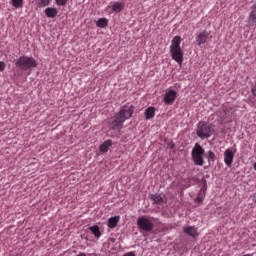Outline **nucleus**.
<instances>
[{
    "instance_id": "2",
    "label": "nucleus",
    "mask_w": 256,
    "mask_h": 256,
    "mask_svg": "<svg viewBox=\"0 0 256 256\" xmlns=\"http://www.w3.org/2000/svg\"><path fill=\"white\" fill-rule=\"evenodd\" d=\"M170 54L173 61L178 65H183V49H181V36H175L170 45Z\"/></svg>"
},
{
    "instance_id": "14",
    "label": "nucleus",
    "mask_w": 256,
    "mask_h": 256,
    "mask_svg": "<svg viewBox=\"0 0 256 256\" xmlns=\"http://www.w3.org/2000/svg\"><path fill=\"white\" fill-rule=\"evenodd\" d=\"M46 17H49L50 19H53L54 17H57V8L48 7L44 11Z\"/></svg>"
},
{
    "instance_id": "23",
    "label": "nucleus",
    "mask_w": 256,
    "mask_h": 256,
    "mask_svg": "<svg viewBox=\"0 0 256 256\" xmlns=\"http://www.w3.org/2000/svg\"><path fill=\"white\" fill-rule=\"evenodd\" d=\"M56 1V5H58L59 7H64V5H67L69 0H55Z\"/></svg>"
},
{
    "instance_id": "25",
    "label": "nucleus",
    "mask_w": 256,
    "mask_h": 256,
    "mask_svg": "<svg viewBox=\"0 0 256 256\" xmlns=\"http://www.w3.org/2000/svg\"><path fill=\"white\" fill-rule=\"evenodd\" d=\"M5 67H7V64H5L3 61H0V73L5 71Z\"/></svg>"
},
{
    "instance_id": "15",
    "label": "nucleus",
    "mask_w": 256,
    "mask_h": 256,
    "mask_svg": "<svg viewBox=\"0 0 256 256\" xmlns=\"http://www.w3.org/2000/svg\"><path fill=\"white\" fill-rule=\"evenodd\" d=\"M150 199L154 205H161L163 203V197L160 194H152L150 195Z\"/></svg>"
},
{
    "instance_id": "1",
    "label": "nucleus",
    "mask_w": 256,
    "mask_h": 256,
    "mask_svg": "<svg viewBox=\"0 0 256 256\" xmlns=\"http://www.w3.org/2000/svg\"><path fill=\"white\" fill-rule=\"evenodd\" d=\"M133 113H135V107L124 105L120 108V111L108 122V126L112 130L118 129L121 131L123 129V123L133 117Z\"/></svg>"
},
{
    "instance_id": "3",
    "label": "nucleus",
    "mask_w": 256,
    "mask_h": 256,
    "mask_svg": "<svg viewBox=\"0 0 256 256\" xmlns=\"http://www.w3.org/2000/svg\"><path fill=\"white\" fill-rule=\"evenodd\" d=\"M213 133H215V129L205 121H200L196 126V135L202 140L209 139Z\"/></svg>"
},
{
    "instance_id": "5",
    "label": "nucleus",
    "mask_w": 256,
    "mask_h": 256,
    "mask_svg": "<svg viewBox=\"0 0 256 256\" xmlns=\"http://www.w3.org/2000/svg\"><path fill=\"white\" fill-rule=\"evenodd\" d=\"M203 155H205V149H203L201 144L196 143L192 149V160L195 165L203 167V164L205 163Z\"/></svg>"
},
{
    "instance_id": "10",
    "label": "nucleus",
    "mask_w": 256,
    "mask_h": 256,
    "mask_svg": "<svg viewBox=\"0 0 256 256\" xmlns=\"http://www.w3.org/2000/svg\"><path fill=\"white\" fill-rule=\"evenodd\" d=\"M209 41V31L203 30L196 37L197 45H205Z\"/></svg>"
},
{
    "instance_id": "8",
    "label": "nucleus",
    "mask_w": 256,
    "mask_h": 256,
    "mask_svg": "<svg viewBox=\"0 0 256 256\" xmlns=\"http://www.w3.org/2000/svg\"><path fill=\"white\" fill-rule=\"evenodd\" d=\"M175 99H177V91L171 89L166 90L163 98L165 105H173L175 103Z\"/></svg>"
},
{
    "instance_id": "4",
    "label": "nucleus",
    "mask_w": 256,
    "mask_h": 256,
    "mask_svg": "<svg viewBox=\"0 0 256 256\" xmlns=\"http://www.w3.org/2000/svg\"><path fill=\"white\" fill-rule=\"evenodd\" d=\"M15 65L20 71H29V69H35L37 67V61L33 57L20 56L16 60Z\"/></svg>"
},
{
    "instance_id": "11",
    "label": "nucleus",
    "mask_w": 256,
    "mask_h": 256,
    "mask_svg": "<svg viewBox=\"0 0 256 256\" xmlns=\"http://www.w3.org/2000/svg\"><path fill=\"white\" fill-rule=\"evenodd\" d=\"M183 231L186 235H189V237H192L193 239H197V237H199V231L195 226H186L183 228Z\"/></svg>"
},
{
    "instance_id": "19",
    "label": "nucleus",
    "mask_w": 256,
    "mask_h": 256,
    "mask_svg": "<svg viewBox=\"0 0 256 256\" xmlns=\"http://www.w3.org/2000/svg\"><path fill=\"white\" fill-rule=\"evenodd\" d=\"M89 230L94 234V237H96V239H99L101 237V230L99 229L98 225L91 226Z\"/></svg>"
},
{
    "instance_id": "12",
    "label": "nucleus",
    "mask_w": 256,
    "mask_h": 256,
    "mask_svg": "<svg viewBox=\"0 0 256 256\" xmlns=\"http://www.w3.org/2000/svg\"><path fill=\"white\" fill-rule=\"evenodd\" d=\"M120 219H121V216L110 217L108 219V227H109V229H115V227H117V225H119Z\"/></svg>"
},
{
    "instance_id": "24",
    "label": "nucleus",
    "mask_w": 256,
    "mask_h": 256,
    "mask_svg": "<svg viewBox=\"0 0 256 256\" xmlns=\"http://www.w3.org/2000/svg\"><path fill=\"white\" fill-rule=\"evenodd\" d=\"M166 145H167L168 149H175V143L171 140H168L166 142Z\"/></svg>"
},
{
    "instance_id": "16",
    "label": "nucleus",
    "mask_w": 256,
    "mask_h": 256,
    "mask_svg": "<svg viewBox=\"0 0 256 256\" xmlns=\"http://www.w3.org/2000/svg\"><path fill=\"white\" fill-rule=\"evenodd\" d=\"M145 119L149 120V119H153V117H155V107H148L146 110H145Z\"/></svg>"
},
{
    "instance_id": "6",
    "label": "nucleus",
    "mask_w": 256,
    "mask_h": 256,
    "mask_svg": "<svg viewBox=\"0 0 256 256\" xmlns=\"http://www.w3.org/2000/svg\"><path fill=\"white\" fill-rule=\"evenodd\" d=\"M137 225L140 233H151L155 227L153 221H151L147 216L139 217L137 219Z\"/></svg>"
},
{
    "instance_id": "20",
    "label": "nucleus",
    "mask_w": 256,
    "mask_h": 256,
    "mask_svg": "<svg viewBox=\"0 0 256 256\" xmlns=\"http://www.w3.org/2000/svg\"><path fill=\"white\" fill-rule=\"evenodd\" d=\"M51 3V0H36V5L39 8L47 7Z\"/></svg>"
},
{
    "instance_id": "17",
    "label": "nucleus",
    "mask_w": 256,
    "mask_h": 256,
    "mask_svg": "<svg viewBox=\"0 0 256 256\" xmlns=\"http://www.w3.org/2000/svg\"><path fill=\"white\" fill-rule=\"evenodd\" d=\"M205 191H207V182L206 181L204 182V185H203V187L201 188V191L198 194V197H197V202L198 203H203V197H205Z\"/></svg>"
},
{
    "instance_id": "9",
    "label": "nucleus",
    "mask_w": 256,
    "mask_h": 256,
    "mask_svg": "<svg viewBox=\"0 0 256 256\" xmlns=\"http://www.w3.org/2000/svg\"><path fill=\"white\" fill-rule=\"evenodd\" d=\"M233 159H235V153L233 150L226 149L224 152V163L227 167H231L233 165Z\"/></svg>"
},
{
    "instance_id": "26",
    "label": "nucleus",
    "mask_w": 256,
    "mask_h": 256,
    "mask_svg": "<svg viewBox=\"0 0 256 256\" xmlns=\"http://www.w3.org/2000/svg\"><path fill=\"white\" fill-rule=\"evenodd\" d=\"M123 256H135V252L125 253Z\"/></svg>"
},
{
    "instance_id": "18",
    "label": "nucleus",
    "mask_w": 256,
    "mask_h": 256,
    "mask_svg": "<svg viewBox=\"0 0 256 256\" xmlns=\"http://www.w3.org/2000/svg\"><path fill=\"white\" fill-rule=\"evenodd\" d=\"M109 25V20L107 18H100L96 22V26L99 27L100 29H105Z\"/></svg>"
},
{
    "instance_id": "7",
    "label": "nucleus",
    "mask_w": 256,
    "mask_h": 256,
    "mask_svg": "<svg viewBox=\"0 0 256 256\" xmlns=\"http://www.w3.org/2000/svg\"><path fill=\"white\" fill-rule=\"evenodd\" d=\"M125 9V3L119 2V1H112L109 3V5L106 7L105 11L109 13V15L113 13H121Z\"/></svg>"
},
{
    "instance_id": "21",
    "label": "nucleus",
    "mask_w": 256,
    "mask_h": 256,
    "mask_svg": "<svg viewBox=\"0 0 256 256\" xmlns=\"http://www.w3.org/2000/svg\"><path fill=\"white\" fill-rule=\"evenodd\" d=\"M206 157H207L209 163H211V161H212V163H215V152L209 150L206 154Z\"/></svg>"
},
{
    "instance_id": "27",
    "label": "nucleus",
    "mask_w": 256,
    "mask_h": 256,
    "mask_svg": "<svg viewBox=\"0 0 256 256\" xmlns=\"http://www.w3.org/2000/svg\"><path fill=\"white\" fill-rule=\"evenodd\" d=\"M10 256H22V255L19 254V253H16V254H12V255H10Z\"/></svg>"
},
{
    "instance_id": "22",
    "label": "nucleus",
    "mask_w": 256,
    "mask_h": 256,
    "mask_svg": "<svg viewBox=\"0 0 256 256\" xmlns=\"http://www.w3.org/2000/svg\"><path fill=\"white\" fill-rule=\"evenodd\" d=\"M12 5L16 9H21L23 7V0H12Z\"/></svg>"
},
{
    "instance_id": "13",
    "label": "nucleus",
    "mask_w": 256,
    "mask_h": 256,
    "mask_svg": "<svg viewBox=\"0 0 256 256\" xmlns=\"http://www.w3.org/2000/svg\"><path fill=\"white\" fill-rule=\"evenodd\" d=\"M111 145H113V141H111V140L104 141L99 147L100 153H107V151H109V147H111Z\"/></svg>"
}]
</instances>
